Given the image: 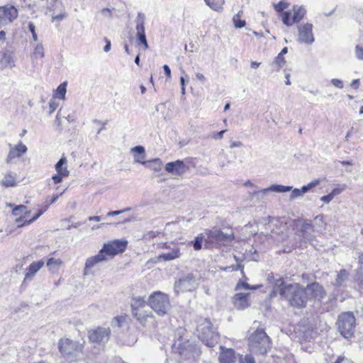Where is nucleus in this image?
Masks as SVG:
<instances>
[{"instance_id":"nucleus-37","label":"nucleus","mask_w":363,"mask_h":363,"mask_svg":"<svg viewBox=\"0 0 363 363\" xmlns=\"http://www.w3.org/2000/svg\"><path fill=\"white\" fill-rule=\"evenodd\" d=\"M348 272L345 269H341L337 275L334 285L340 286L348 278Z\"/></svg>"},{"instance_id":"nucleus-8","label":"nucleus","mask_w":363,"mask_h":363,"mask_svg":"<svg viewBox=\"0 0 363 363\" xmlns=\"http://www.w3.org/2000/svg\"><path fill=\"white\" fill-rule=\"evenodd\" d=\"M172 349L175 352H178L184 358L194 357V354L198 352V348L196 345H193L188 340H183L182 338L178 339L174 342Z\"/></svg>"},{"instance_id":"nucleus-46","label":"nucleus","mask_w":363,"mask_h":363,"mask_svg":"<svg viewBox=\"0 0 363 363\" xmlns=\"http://www.w3.org/2000/svg\"><path fill=\"white\" fill-rule=\"evenodd\" d=\"M145 15L143 13L139 12L136 19V30L145 29Z\"/></svg>"},{"instance_id":"nucleus-2","label":"nucleus","mask_w":363,"mask_h":363,"mask_svg":"<svg viewBox=\"0 0 363 363\" xmlns=\"http://www.w3.org/2000/svg\"><path fill=\"white\" fill-rule=\"evenodd\" d=\"M248 346L255 354H266L271 347L269 337L263 329H257L248 338Z\"/></svg>"},{"instance_id":"nucleus-54","label":"nucleus","mask_w":363,"mask_h":363,"mask_svg":"<svg viewBox=\"0 0 363 363\" xmlns=\"http://www.w3.org/2000/svg\"><path fill=\"white\" fill-rule=\"evenodd\" d=\"M67 177L68 176H62L60 174L57 173V174L52 175V179L53 180V182L57 184H60V182H62V179Z\"/></svg>"},{"instance_id":"nucleus-41","label":"nucleus","mask_w":363,"mask_h":363,"mask_svg":"<svg viewBox=\"0 0 363 363\" xmlns=\"http://www.w3.org/2000/svg\"><path fill=\"white\" fill-rule=\"evenodd\" d=\"M58 4L60 6V13L57 15L52 16V21H60L67 16L64 4L62 2L57 3L56 6H57Z\"/></svg>"},{"instance_id":"nucleus-30","label":"nucleus","mask_w":363,"mask_h":363,"mask_svg":"<svg viewBox=\"0 0 363 363\" xmlns=\"http://www.w3.org/2000/svg\"><path fill=\"white\" fill-rule=\"evenodd\" d=\"M12 213L15 216L20 215V213H24L23 216H21L18 218L16 220V223H20L21 220H23V218H26L30 214V211H26V207L24 205H19L16 206L13 208Z\"/></svg>"},{"instance_id":"nucleus-17","label":"nucleus","mask_w":363,"mask_h":363,"mask_svg":"<svg viewBox=\"0 0 363 363\" xmlns=\"http://www.w3.org/2000/svg\"><path fill=\"white\" fill-rule=\"evenodd\" d=\"M9 145L10 150L6 159V162L8 164L12 163L13 160L21 157L28 150L27 147L21 142L15 146H11V145Z\"/></svg>"},{"instance_id":"nucleus-27","label":"nucleus","mask_w":363,"mask_h":363,"mask_svg":"<svg viewBox=\"0 0 363 363\" xmlns=\"http://www.w3.org/2000/svg\"><path fill=\"white\" fill-rule=\"evenodd\" d=\"M131 152L134 153V161L136 163H141L144 161L145 157V148L141 145H138L131 149Z\"/></svg>"},{"instance_id":"nucleus-52","label":"nucleus","mask_w":363,"mask_h":363,"mask_svg":"<svg viewBox=\"0 0 363 363\" xmlns=\"http://www.w3.org/2000/svg\"><path fill=\"white\" fill-rule=\"evenodd\" d=\"M28 30L32 33L33 40L35 42L38 41V35L35 30V26L32 22L28 23Z\"/></svg>"},{"instance_id":"nucleus-50","label":"nucleus","mask_w":363,"mask_h":363,"mask_svg":"<svg viewBox=\"0 0 363 363\" xmlns=\"http://www.w3.org/2000/svg\"><path fill=\"white\" fill-rule=\"evenodd\" d=\"M289 6L288 3H286L284 1H280L278 4L274 5V9L277 12H281L284 11L285 9H286Z\"/></svg>"},{"instance_id":"nucleus-39","label":"nucleus","mask_w":363,"mask_h":363,"mask_svg":"<svg viewBox=\"0 0 363 363\" xmlns=\"http://www.w3.org/2000/svg\"><path fill=\"white\" fill-rule=\"evenodd\" d=\"M136 37L138 43H140L143 45V49L147 50L148 48V44L146 39L145 29L136 30Z\"/></svg>"},{"instance_id":"nucleus-19","label":"nucleus","mask_w":363,"mask_h":363,"mask_svg":"<svg viewBox=\"0 0 363 363\" xmlns=\"http://www.w3.org/2000/svg\"><path fill=\"white\" fill-rule=\"evenodd\" d=\"M249 293H237L233 297V302L236 308L243 310L250 306Z\"/></svg>"},{"instance_id":"nucleus-5","label":"nucleus","mask_w":363,"mask_h":363,"mask_svg":"<svg viewBox=\"0 0 363 363\" xmlns=\"http://www.w3.org/2000/svg\"><path fill=\"white\" fill-rule=\"evenodd\" d=\"M148 301L151 308L160 316L165 315L171 306L168 295L161 291L152 294Z\"/></svg>"},{"instance_id":"nucleus-40","label":"nucleus","mask_w":363,"mask_h":363,"mask_svg":"<svg viewBox=\"0 0 363 363\" xmlns=\"http://www.w3.org/2000/svg\"><path fill=\"white\" fill-rule=\"evenodd\" d=\"M242 16V11H240L236 15L233 16V21L235 28H241L245 26V21L241 19Z\"/></svg>"},{"instance_id":"nucleus-45","label":"nucleus","mask_w":363,"mask_h":363,"mask_svg":"<svg viewBox=\"0 0 363 363\" xmlns=\"http://www.w3.org/2000/svg\"><path fill=\"white\" fill-rule=\"evenodd\" d=\"M48 208V206L45 205L44 208L40 209L38 213L36 215H35L31 219H30L29 220H26L23 224L18 225V226L21 227L24 225H29V224L32 223L33 222L36 220L44 212H45Z\"/></svg>"},{"instance_id":"nucleus-33","label":"nucleus","mask_w":363,"mask_h":363,"mask_svg":"<svg viewBox=\"0 0 363 363\" xmlns=\"http://www.w3.org/2000/svg\"><path fill=\"white\" fill-rule=\"evenodd\" d=\"M180 256L179 248H174L171 252H165L159 256V258L165 261H169L178 258Z\"/></svg>"},{"instance_id":"nucleus-63","label":"nucleus","mask_w":363,"mask_h":363,"mask_svg":"<svg viewBox=\"0 0 363 363\" xmlns=\"http://www.w3.org/2000/svg\"><path fill=\"white\" fill-rule=\"evenodd\" d=\"M312 228V225L310 223H305L302 226V230H310Z\"/></svg>"},{"instance_id":"nucleus-31","label":"nucleus","mask_w":363,"mask_h":363,"mask_svg":"<svg viewBox=\"0 0 363 363\" xmlns=\"http://www.w3.org/2000/svg\"><path fill=\"white\" fill-rule=\"evenodd\" d=\"M62 264V261L60 259H56L51 257L48 259L47 262V267L48 269L52 272H57L60 267Z\"/></svg>"},{"instance_id":"nucleus-4","label":"nucleus","mask_w":363,"mask_h":363,"mask_svg":"<svg viewBox=\"0 0 363 363\" xmlns=\"http://www.w3.org/2000/svg\"><path fill=\"white\" fill-rule=\"evenodd\" d=\"M201 276L198 272H190L182 275L174 284L176 294L191 291L198 288L200 284Z\"/></svg>"},{"instance_id":"nucleus-23","label":"nucleus","mask_w":363,"mask_h":363,"mask_svg":"<svg viewBox=\"0 0 363 363\" xmlns=\"http://www.w3.org/2000/svg\"><path fill=\"white\" fill-rule=\"evenodd\" d=\"M203 242H205V245L206 247H211L208 230L204 231L203 233L199 234L197 237L195 238V240L193 242V246L194 250H199L201 249L202 243Z\"/></svg>"},{"instance_id":"nucleus-38","label":"nucleus","mask_w":363,"mask_h":363,"mask_svg":"<svg viewBox=\"0 0 363 363\" xmlns=\"http://www.w3.org/2000/svg\"><path fill=\"white\" fill-rule=\"evenodd\" d=\"M284 64L285 60L284 57L279 54L275 57L271 65L273 67L274 71L279 72L280 69L284 65Z\"/></svg>"},{"instance_id":"nucleus-62","label":"nucleus","mask_w":363,"mask_h":363,"mask_svg":"<svg viewBox=\"0 0 363 363\" xmlns=\"http://www.w3.org/2000/svg\"><path fill=\"white\" fill-rule=\"evenodd\" d=\"M89 220L99 222L101 220V216H94L89 217Z\"/></svg>"},{"instance_id":"nucleus-16","label":"nucleus","mask_w":363,"mask_h":363,"mask_svg":"<svg viewBox=\"0 0 363 363\" xmlns=\"http://www.w3.org/2000/svg\"><path fill=\"white\" fill-rule=\"evenodd\" d=\"M189 169V167L182 160H176L166 164L165 170L176 177H181Z\"/></svg>"},{"instance_id":"nucleus-36","label":"nucleus","mask_w":363,"mask_h":363,"mask_svg":"<svg viewBox=\"0 0 363 363\" xmlns=\"http://www.w3.org/2000/svg\"><path fill=\"white\" fill-rule=\"evenodd\" d=\"M1 184L5 187H11L16 186V174H6L1 182Z\"/></svg>"},{"instance_id":"nucleus-14","label":"nucleus","mask_w":363,"mask_h":363,"mask_svg":"<svg viewBox=\"0 0 363 363\" xmlns=\"http://www.w3.org/2000/svg\"><path fill=\"white\" fill-rule=\"evenodd\" d=\"M313 25L310 23L300 24L298 26L297 41L301 44L311 45L315 41L313 33Z\"/></svg>"},{"instance_id":"nucleus-21","label":"nucleus","mask_w":363,"mask_h":363,"mask_svg":"<svg viewBox=\"0 0 363 363\" xmlns=\"http://www.w3.org/2000/svg\"><path fill=\"white\" fill-rule=\"evenodd\" d=\"M106 261V255H102L101 252L99 251V253L93 257H89L85 263V267L84 270V274L87 275L89 274V271L90 269L93 268L96 265H97L99 263H101L102 262Z\"/></svg>"},{"instance_id":"nucleus-20","label":"nucleus","mask_w":363,"mask_h":363,"mask_svg":"<svg viewBox=\"0 0 363 363\" xmlns=\"http://www.w3.org/2000/svg\"><path fill=\"white\" fill-rule=\"evenodd\" d=\"M220 350L219 356L220 363H234L235 362L237 355L233 349L220 346Z\"/></svg>"},{"instance_id":"nucleus-28","label":"nucleus","mask_w":363,"mask_h":363,"mask_svg":"<svg viewBox=\"0 0 363 363\" xmlns=\"http://www.w3.org/2000/svg\"><path fill=\"white\" fill-rule=\"evenodd\" d=\"M345 185H343L341 187L335 188L330 194L322 196L320 200L325 203H329L335 196L340 194L345 189Z\"/></svg>"},{"instance_id":"nucleus-44","label":"nucleus","mask_w":363,"mask_h":363,"mask_svg":"<svg viewBox=\"0 0 363 363\" xmlns=\"http://www.w3.org/2000/svg\"><path fill=\"white\" fill-rule=\"evenodd\" d=\"M267 193H268V191H267V188L261 189V190H258V191H254L252 193L251 199L252 200H254V199L262 200L265 197V196L267 195Z\"/></svg>"},{"instance_id":"nucleus-58","label":"nucleus","mask_w":363,"mask_h":363,"mask_svg":"<svg viewBox=\"0 0 363 363\" xmlns=\"http://www.w3.org/2000/svg\"><path fill=\"white\" fill-rule=\"evenodd\" d=\"M101 14L106 18H112V12H111V10L109 9H103L101 10Z\"/></svg>"},{"instance_id":"nucleus-7","label":"nucleus","mask_w":363,"mask_h":363,"mask_svg":"<svg viewBox=\"0 0 363 363\" xmlns=\"http://www.w3.org/2000/svg\"><path fill=\"white\" fill-rule=\"evenodd\" d=\"M337 326L341 335L349 338L352 337L355 328V318L352 313L346 312L339 315Z\"/></svg>"},{"instance_id":"nucleus-55","label":"nucleus","mask_w":363,"mask_h":363,"mask_svg":"<svg viewBox=\"0 0 363 363\" xmlns=\"http://www.w3.org/2000/svg\"><path fill=\"white\" fill-rule=\"evenodd\" d=\"M58 106L59 104L55 99H51L49 102L50 113L51 114L53 113L58 107Z\"/></svg>"},{"instance_id":"nucleus-48","label":"nucleus","mask_w":363,"mask_h":363,"mask_svg":"<svg viewBox=\"0 0 363 363\" xmlns=\"http://www.w3.org/2000/svg\"><path fill=\"white\" fill-rule=\"evenodd\" d=\"M255 359L251 354H246L245 356H240L239 358V363H255Z\"/></svg>"},{"instance_id":"nucleus-61","label":"nucleus","mask_w":363,"mask_h":363,"mask_svg":"<svg viewBox=\"0 0 363 363\" xmlns=\"http://www.w3.org/2000/svg\"><path fill=\"white\" fill-rule=\"evenodd\" d=\"M350 86H351L353 89H357L359 87V79H354V80L352 82V83H351Z\"/></svg>"},{"instance_id":"nucleus-26","label":"nucleus","mask_w":363,"mask_h":363,"mask_svg":"<svg viewBox=\"0 0 363 363\" xmlns=\"http://www.w3.org/2000/svg\"><path fill=\"white\" fill-rule=\"evenodd\" d=\"M306 13V9L302 6L295 5L293 6V21L298 23L301 21Z\"/></svg>"},{"instance_id":"nucleus-10","label":"nucleus","mask_w":363,"mask_h":363,"mask_svg":"<svg viewBox=\"0 0 363 363\" xmlns=\"http://www.w3.org/2000/svg\"><path fill=\"white\" fill-rule=\"evenodd\" d=\"M127 245L128 242L125 240H116L104 244L100 252L106 255V260H108L116 255L124 252Z\"/></svg>"},{"instance_id":"nucleus-34","label":"nucleus","mask_w":363,"mask_h":363,"mask_svg":"<svg viewBox=\"0 0 363 363\" xmlns=\"http://www.w3.org/2000/svg\"><path fill=\"white\" fill-rule=\"evenodd\" d=\"M204 1L211 9L216 11H221L225 3V0H204Z\"/></svg>"},{"instance_id":"nucleus-60","label":"nucleus","mask_w":363,"mask_h":363,"mask_svg":"<svg viewBox=\"0 0 363 363\" xmlns=\"http://www.w3.org/2000/svg\"><path fill=\"white\" fill-rule=\"evenodd\" d=\"M64 192H65V190H64V191H62L60 195H59V194H54V195L52 196V199L50 200V203H48L47 205L49 206V205H50V204H52V203H55V201H57V199H58V198H59V196H60V195H62Z\"/></svg>"},{"instance_id":"nucleus-56","label":"nucleus","mask_w":363,"mask_h":363,"mask_svg":"<svg viewBox=\"0 0 363 363\" xmlns=\"http://www.w3.org/2000/svg\"><path fill=\"white\" fill-rule=\"evenodd\" d=\"M130 211V208H127L125 209H123V210H121V211H109L108 213H107V216H118V215H120L121 213H123V212H126V211Z\"/></svg>"},{"instance_id":"nucleus-47","label":"nucleus","mask_w":363,"mask_h":363,"mask_svg":"<svg viewBox=\"0 0 363 363\" xmlns=\"http://www.w3.org/2000/svg\"><path fill=\"white\" fill-rule=\"evenodd\" d=\"M282 21L287 26H291L294 23L290 11H285L282 13Z\"/></svg>"},{"instance_id":"nucleus-18","label":"nucleus","mask_w":363,"mask_h":363,"mask_svg":"<svg viewBox=\"0 0 363 363\" xmlns=\"http://www.w3.org/2000/svg\"><path fill=\"white\" fill-rule=\"evenodd\" d=\"M43 260L33 262L26 269L24 277V282L31 281L37 272L44 266Z\"/></svg>"},{"instance_id":"nucleus-1","label":"nucleus","mask_w":363,"mask_h":363,"mask_svg":"<svg viewBox=\"0 0 363 363\" xmlns=\"http://www.w3.org/2000/svg\"><path fill=\"white\" fill-rule=\"evenodd\" d=\"M280 282V296L284 298L290 306L298 308H305L307 304L306 294L304 287L301 284L294 283L284 284L281 279H278L277 285Z\"/></svg>"},{"instance_id":"nucleus-51","label":"nucleus","mask_w":363,"mask_h":363,"mask_svg":"<svg viewBox=\"0 0 363 363\" xmlns=\"http://www.w3.org/2000/svg\"><path fill=\"white\" fill-rule=\"evenodd\" d=\"M241 288H244L245 289H257L259 288V286H251L247 283L241 282V283H238L237 284L235 289L236 290H239Z\"/></svg>"},{"instance_id":"nucleus-53","label":"nucleus","mask_w":363,"mask_h":363,"mask_svg":"<svg viewBox=\"0 0 363 363\" xmlns=\"http://www.w3.org/2000/svg\"><path fill=\"white\" fill-rule=\"evenodd\" d=\"M355 55L357 59L363 60V47L359 45L355 47Z\"/></svg>"},{"instance_id":"nucleus-13","label":"nucleus","mask_w":363,"mask_h":363,"mask_svg":"<svg viewBox=\"0 0 363 363\" xmlns=\"http://www.w3.org/2000/svg\"><path fill=\"white\" fill-rule=\"evenodd\" d=\"M18 16V11L15 6L9 4L0 6V28L11 24Z\"/></svg>"},{"instance_id":"nucleus-29","label":"nucleus","mask_w":363,"mask_h":363,"mask_svg":"<svg viewBox=\"0 0 363 363\" xmlns=\"http://www.w3.org/2000/svg\"><path fill=\"white\" fill-rule=\"evenodd\" d=\"M143 164L154 172H160L162 169V163L160 159H154L152 160L145 161Z\"/></svg>"},{"instance_id":"nucleus-3","label":"nucleus","mask_w":363,"mask_h":363,"mask_svg":"<svg viewBox=\"0 0 363 363\" xmlns=\"http://www.w3.org/2000/svg\"><path fill=\"white\" fill-rule=\"evenodd\" d=\"M198 337L208 347H214L218 340V335L212 328V324L206 318H201L196 326Z\"/></svg>"},{"instance_id":"nucleus-12","label":"nucleus","mask_w":363,"mask_h":363,"mask_svg":"<svg viewBox=\"0 0 363 363\" xmlns=\"http://www.w3.org/2000/svg\"><path fill=\"white\" fill-rule=\"evenodd\" d=\"M211 247L218 245H225L234 238L233 233H225L218 228L208 230Z\"/></svg>"},{"instance_id":"nucleus-25","label":"nucleus","mask_w":363,"mask_h":363,"mask_svg":"<svg viewBox=\"0 0 363 363\" xmlns=\"http://www.w3.org/2000/svg\"><path fill=\"white\" fill-rule=\"evenodd\" d=\"M57 173L60 174L62 176H69V172L67 167V158L62 157L60 160L55 165Z\"/></svg>"},{"instance_id":"nucleus-6","label":"nucleus","mask_w":363,"mask_h":363,"mask_svg":"<svg viewBox=\"0 0 363 363\" xmlns=\"http://www.w3.org/2000/svg\"><path fill=\"white\" fill-rule=\"evenodd\" d=\"M60 352L69 358H78L82 354L83 344L69 338H62L58 342Z\"/></svg>"},{"instance_id":"nucleus-42","label":"nucleus","mask_w":363,"mask_h":363,"mask_svg":"<svg viewBox=\"0 0 363 363\" xmlns=\"http://www.w3.org/2000/svg\"><path fill=\"white\" fill-rule=\"evenodd\" d=\"M66 86H67L66 82L60 84L58 86L57 89H56V91L55 94V97L60 99H64L65 96L66 91H67Z\"/></svg>"},{"instance_id":"nucleus-49","label":"nucleus","mask_w":363,"mask_h":363,"mask_svg":"<svg viewBox=\"0 0 363 363\" xmlns=\"http://www.w3.org/2000/svg\"><path fill=\"white\" fill-rule=\"evenodd\" d=\"M227 131V130H223L220 132H213L211 133L208 137L212 138V139H214L216 140H220L223 138V134Z\"/></svg>"},{"instance_id":"nucleus-35","label":"nucleus","mask_w":363,"mask_h":363,"mask_svg":"<svg viewBox=\"0 0 363 363\" xmlns=\"http://www.w3.org/2000/svg\"><path fill=\"white\" fill-rule=\"evenodd\" d=\"M267 189L268 193L269 192L284 193V192L291 191L292 189V186H284V185H281V184H274Z\"/></svg>"},{"instance_id":"nucleus-15","label":"nucleus","mask_w":363,"mask_h":363,"mask_svg":"<svg viewBox=\"0 0 363 363\" xmlns=\"http://www.w3.org/2000/svg\"><path fill=\"white\" fill-rule=\"evenodd\" d=\"M111 335V330L109 328L99 327L92 330L89 333V338L90 341L96 343L106 342Z\"/></svg>"},{"instance_id":"nucleus-11","label":"nucleus","mask_w":363,"mask_h":363,"mask_svg":"<svg viewBox=\"0 0 363 363\" xmlns=\"http://www.w3.org/2000/svg\"><path fill=\"white\" fill-rule=\"evenodd\" d=\"M306 296V301L321 302L326 296V291L324 287L318 282L314 281L304 287Z\"/></svg>"},{"instance_id":"nucleus-22","label":"nucleus","mask_w":363,"mask_h":363,"mask_svg":"<svg viewBox=\"0 0 363 363\" xmlns=\"http://www.w3.org/2000/svg\"><path fill=\"white\" fill-rule=\"evenodd\" d=\"M320 184L319 180H313L306 186H303L301 189H294L291 191L290 199H295L298 197L302 196L305 193L310 191L313 187L318 186Z\"/></svg>"},{"instance_id":"nucleus-9","label":"nucleus","mask_w":363,"mask_h":363,"mask_svg":"<svg viewBox=\"0 0 363 363\" xmlns=\"http://www.w3.org/2000/svg\"><path fill=\"white\" fill-rule=\"evenodd\" d=\"M146 307V302L142 297L134 298L131 302V308L133 315L143 325L145 323L149 318H152L151 312L145 313L143 308Z\"/></svg>"},{"instance_id":"nucleus-24","label":"nucleus","mask_w":363,"mask_h":363,"mask_svg":"<svg viewBox=\"0 0 363 363\" xmlns=\"http://www.w3.org/2000/svg\"><path fill=\"white\" fill-rule=\"evenodd\" d=\"M15 67L13 55L11 52H4L0 59V68L4 69L7 67L12 68Z\"/></svg>"},{"instance_id":"nucleus-57","label":"nucleus","mask_w":363,"mask_h":363,"mask_svg":"<svg viewBox=\"0 0 363 363\" xmlns=\"http://www.w3.org/2000/svg\"><path fill=\"white\" fill-rule=\"evenodd\" d=\"M331 83L337 88L342 89L343 88V82L342 81L337 79H333L331 80Z\"/></svg>"},{"instance_id":"nucleus-32","label":"nucleus","mask_w":363,"mask_h":363,"mask_svg":"<svg viewBox=\"0 0 363 363\" xmlns=\"http://www.w3.org/2000/svg\"><path fill=\"white\" fill-rule=\"evenodd\" d=\"M45 56L44 47L42 43H37L34 45L33 52L31 55V57L35 59H42Z\"/></svg>"},{"instance_id":"nucleus-64","label":"nucleus","mask_w":363,"mask_h":363,"mask_svg":"<svg viewBox=\"0 0 363 363\" xmlns=\"http://www.w3.org/2000/svg\"><path fill=\"white\" fill-rule=\"evenodd\" d=\"M357 281L361 284L363 285V273H360L357 277Z\"/></svg>"},{"instance_id":"nucleus-43","label":"nucleus","mask_w":363,"mask_h":363,"mask_svg":"<svg viewBox=\"0 0 363 363\" xmlns=\"http://www.w3.org/2000/svg\"><path fill=\"white\" fill-rule=\"evenodd\" d=\"M127 320V315H119L115 317L111 321L112 327L121 328Z\"/></svg>"},{"instance_id":"nucleus-59","label":"nucleus","mask_w":363,"mask_h":363,"mask_svg":"<svg viewBox=\"0 0 363 363\" xmlns=\"http://www.w3.org/2000/svg\"><path fill=\"white\" fill-rule=\"evenodd\" d=\"M163 69H164V72L167 79H170L171 78V69H170L169 67L167 65H164L163 66Z\"/></svg>"}]
</instances>
